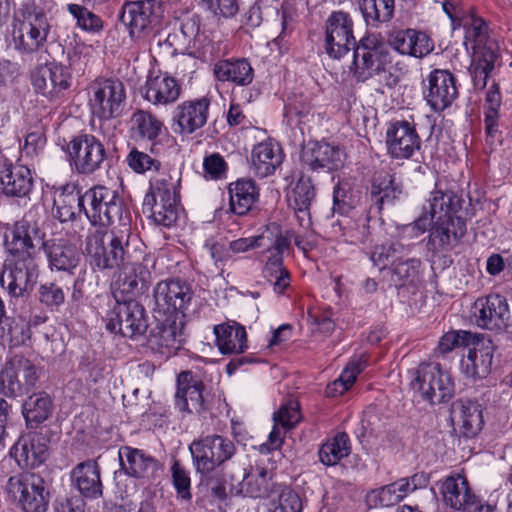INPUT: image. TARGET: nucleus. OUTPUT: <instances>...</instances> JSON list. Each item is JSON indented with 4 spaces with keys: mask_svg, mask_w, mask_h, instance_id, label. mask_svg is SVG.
<instances>
[{
    "mask_svg": "<svg viewBox=\"0 0 512 512\" xmlns=\"http://www.w3.org/2000/svg\"><path fill=\"white\" fill-rule=\"evenodd\" d=\"M461 199L451 190L436 188L423 205V216L404 227L403 233L418 237L431 226L427 248L434 255L452 250L466 232L465 221L458 215Z\"/></svg>",
    "mask_w": 512,
    "mask_h": 512,
    "instance_id": "obj_1",
    "label": "nucleus"
},
{
    "mask_svg": "<svg viewBox=\"0 0 512 512\" xmlns=\"http://www.w3.org/2000/svg\"><path fill=\"white\" fill-rule=\"evenodd\" d=\"M133 244H139V239L132 234L129 224L122 223L114 227L109 235L108 228L89 229L85 251L93 269H114L131 257L130 247Z\"/></svg>",
    "mask_w": 512,
    "mask_h": 512,
    "instance_id": "obj_2",
    "label": "nucleus"
},
{
    "mask_svg": "<svg viewBox=\"0 0 512 512\" xmlns=\"http://www.w3.org/2000/svg\"><path fill=\"white\" fill-rule=\"evenodd\" d=\"M50 24L44 11L35 4L22 5L11 22V41L20 53L32 54L47 42Z\"/></svg>",
    "mask_w": 512,
    "mask_h": 512,
    "instance_id": "obj_3",
    "label": "nucleus"
},
{
    "mask_svg": "<svg viewBox=\"0 0 512 512\" xmlns=\"http://www.w3.org/2000/svg\"><path fill=\"white\" fill-rule=\"evenodd\" d=\"M162 17L161 4L156 0H139L124 5L121 21L139 52L149 49L158 34Z\"/></svg>",
    "mask_w": 512,
    "mask_h": 512,
    "instance_id": "obj_4",
    "label": "nucleus"
},
{
    "mask_svg": "<svg viewBox=\"0 0 512 512\" xmlns=\"http://www.w3.org/2000/svg\"><path fill=\"white\" fill-rule=\"evenodd\" d=\"M126 98L125 85L119 79H96L88 87V105L92 115L99 120L120 117Z\"/></svg>",
    "mask_w": 512,
    "mask_h": 512,
    "instance_id": "obj_5",
    "label": "nucleus"
},
{
    "mask_svg": "<svg viewBox=\"0 0 512 512\" xmlns=\"http://www.w3.org/2000/svg\"><path fill=\"white\" fill-rule=\"evenodd\" d=\"M7 496L24 512H45L49 503L43 478L32 472L10 476L5 485Z\"/></svg>",
    "mask_w": 512,
    "mask_h": 512,
    "instance_id": "obj_6",
    "label": "nucleus"
},
{
    "mask_svg": "<svg viewBox=\"0 0 512 512\" xmlns=\"http://www.w3.org/2000/svg\"><path fill=\"white\" fill-rule=\"evenodd\" d=\"M411 388L430 404L449 401L455 392V384L449 371L439 363H423L415 372Z\"/></svg>",
    "mask_w": 512,
    "mask_h": 512,
    "instance_id": "obj_7",
    "label": "nucleus"
},
{
    "mask_svg": "<svg viewBox=\"0 0 512 512\" xmlns=\"http://www.w3.org/2000/svg\"><path fill=\"white\" fill-rule=\"evenodd\" d=\"M84 213L91 223L90 229L108 228L122 214L123 201L118 191L103 185L88 189L82 195Z\"/></svg>",
    "mask_w": 512,
    "mask_h": 512,
    "instance_id": "obj_8",
    "label": "nucleus"
},
{
    "mask_svg": "<svg viewBox=\"0 0 512 512\" xmlns=\"http://www.w3.org/2000/svg\"><path fill=\"white\" fill-rule=\"evenodd\" d=\"M189 450L196 471L202 475H208L233 457L236 446L227 437L207 435L194 440Z\"/></svg>",
    "mask_w": 512,
    "mask_h": 512,
    "instance_id": "obj_9",
    "label": "nucleus"
},
{
    "mask_svg": "<svg viewBox=\"0 0 512 512\" xmlns=\"http://www.w3.org/2000/svg\"><path fill=\"white\" fill-rule=\"evenodd\" d=\"M391 62L387 45L375 34L362 38L354 50L355 75L360 81L384 71Z\"/></svg>",
    "mask_w": 512,
    "mask_h": 512,
    "instance_id": "obj_10",
    "label": "nucleus"
},
{
    "mask_svg": "<svg viewBox=\"0 0 512 512\" xmlns=\"http://www.w3.org/2000/svg\"><path fill=\"white\" fill-rule=\"evenodd\" d=\"M143 206L151 211L157 224L173 226L179 216V206L176 185L172 179L157 180L151 187V193L146 194Z\"/></svg>",
    "mask_w": 512,
    "mask_h": 512,
    "instance_id": "obj_11",
    "label": "nucleus"
},
{
    "mask_svg": "<svg viewBox=\"0 0 512 512\" xmlns=\"http://www.w3.org/2000/svg\"><path fill=\"white\" fill-rule=\"evenodd\" d=\"M70 165L79 174L90 175L99 170L106 159L103 143L91 134H80L67 144Z\"/></svg>",
    "mask_w": 512,
    "mask_h": 512,
    "instance_id": "obj_12",
    "label": "nucleus"
},
{
    "mask_svg": "<svg viewBox=\"0 0 512 512\" xmlns=\"http://www.w3.org/2000/svg\"><path fill=\"white\" fill-rule=\"evenodd\" d=\"M105 322L107 330L129 338L144 334L148 326L145 310L135 300L117 301L107 313Z\"/></svg>",
    "mask_w": 512,
    "mask_h": 512,
    "instance_id": "obj_13",
    "label": "nucleus"
},
{
    "mask_svg": "<svg viewBox=\"0 0 512 512\" xmlns=\"http://www.w3.org/2000/svg\"><path fill=\"white\" fill-rule=\"evenodd\" d=\"M353 34V20L349 13L344 11L332 12L325 22V51L335 59L346 55L350 49L355 48Z\"/></svg>",
    "mask_w": 512,
    "mask_h": 512,
    "instance_id": "obj_14",
    "label": "nucleus"
},
{
    "mask_svg": "<svg viewBox=\"0 0 512 512\" xmlns=\"http://www.w3.org/2000/svg\"><path fill=\"white\" fill-rule=\"evenodd\" d=\"M471 316L475 324L492 331L504 330L510 320V310L506 298L492 294L478 298L472 308Z\"/></svg>",
    "mask_w": 512,
    "mask_h": 512,
    "instance_id": "obj_15",
    "label": "nucleus"
},
{
    "mask_svg": "<svg viewBox=\"0 0 512 512\" xmlns=\"http://www.w3.org/2000/svg\"><path fill=\"white\" fill-rule=\"evenodd\" d=\"M494 350L491 340L477 334L460 360V371L464 377L473 382L486 378L491 372Z\"/></svg>",
    "mask_w": 512,
    "mask_h": 512,
    "instance_id": "obj_16",
    "label": "nucleus"
},
{
    "mask_svg": "<svg viewBox=\"0 0 512 512\" xmlns=\"http://www.w3.org/2000/svg\"><path fill=\"white\" fill-rule=\"evenodd\" d=\"M4 244L11 255L32 257L34 250L43 246L44 233L36 223L23 219L7 229Z\"/></svg>",
    "mask_w": 512,
    "mask_h": 512,
    "instance_id": "obj_17",
    "label": "nucleus"
},
{
    "mask_svg": "<svg viewBox=\"0 0 512 512\" xmlns=\"http://www.w3.org/2000/svg\"><path fill=\"white\" fill-rule=\"evenodd\" d=\"M387 153L394 159H409L420 149L421 140L413 123L391 122L385 133Z\"/></svg>",
    "mask_w": 512,
    "mask_h": 512,
    "instance_id": "obj_18",
    "label": "nucleus"
},
{
    "mask_svg": "<svg viewBox=\"0 0 512 512\" xmlns=\"http://www.w3.org/2000/svg\"><path fill=\"white\" fill-rule=\"evenodd\" d=\"M71 83L70 69L58 63L46 64L32 74L34 90L50 100H55L63 95L70 88Z\"/></svg>",
    "mask_w": 512,
    "mask_h": 512,
    "instance_id": "obj_19",
    "label": "nucleus"
},
{
    "mask_svg": "<svg viewBox=\"0 0 512 512\" xmlns=\"http://www.w3.org/2000/svg\"><path fill=\"white\" fill-rule=\"evenodd\" d=\"M155 310L165 316L178 317L188 306L192 293L188 285L179 280L159 282L154 288Z\"/></svg>",
    "mask_w": 512,
    "mask_h": 512,
    "instance_id": "obj_20",
    "label": "nucleus"
},
{
    "mask_svg": "<svg viewBox=\"0 0 512 512\" xmlns=\"http://www.w3.org/2000/svg\"><path fill=\"white\" fill-rule=\"evenodd\" d=\"M437 487L444 505L454 512H469L473 508L476 496L463 474L451 473L438 481Z\"/></svg>",
    "mask_w": 512,
    "mask_h": 512,
    "instance_id": "obj_21",
    "label": "nucleus"
},
{
    "mask_svg": "<svg viewBox=\"0 0 512 512\" xmlns=\"http://www.w3.org/2000/svg\"><path fill=\"white\" fill-rule=\"evenodd\" d=\"M389 46L403 56L423 58L434 50V41L422 30L396 28L388 34Z\"/></svg>",
    "mask_w": 512,
    "mask_h": 512,
    "instance_id": "obj_22",
    "label": "nucleus"
},
{
    "mask_svg": "<svg viewBox=\"0 0 512 512\" xmlns=\"http://www.w3.org/2000/svg\"><path fill=\"white\" fill-rule=\"evenodd\" d=\"M37 278L38 266L34 258L22 257L2 272L0 282L11 296L20 297L33 288Z\"/></svg>",
    "mask_w": 512,
    "mask_h": 512,
    "instance_id": "obj_23",
    "label": "nucleus"
},
{
    "mask_svg": "<svg viewBox=\"0 0 512 512\" xmlns=\"http://www.w3.org/2000/svg\"><path fill=\"white\" fill-rule=\"evenodd\" d=\"M9 454L19 467L36 468L48 457V441L42 434L26 433L18 438Z\"/></svg>",
    "mask_w": 512,
    "mask_h": 512,
    "instance_id": "obj_24",
    "label": "nucleus"
},
{
    "mask_svg": "<svg viewBox=\"0 0 512 512\" xmlns=\"http://www.w3.org/2000/svg\"><path fill=\"white\" fill-rule=\"evenodd\" d=\"M462 26L465 31L464 45L472 56L498 55L497 42L490 37L486 22L474 13L462 18Z\"/></svg>",
    "mask_w": 512,
    "mask_h": 512,
    "instance_id": "obj_25",
    "label": "nucleus"
},
{
    "mask_svg": "<svg viewBox=\"0 0 512 512\" xmlns=\"http://www.w3.org/2000/svg\"><path fill=\"white\" fill-rule=\"evenodd\" d=\"M204 383L190 371L181 372L177 377L175 408L182 413L205 411L203 396Z\"/></svg>",
    "mask_w": 512,
    "mask_h": 512,
    "instance_id": "obj_26",
    "label": "nucleus"
},
{
    "mask_svg": "<svg viewBox=\"0 0 512 512\" xmlns=\"http://www.w3.org/2000/svg\"><path fill=\"white\" fill-rule=\"evenodd\" d=\"M457 96L456 79L452 73L439 69L430 73L425 98L434 111H443Z\"/></svg>",
    "mask_w": 512,
    "mask_h": 512,
    "instance_id": "obj_27",
    "label": "nucleus"
},
{
    "mask_svg": "<svg viewBox=\"0 0 512 512\" xmlns=\"http://www.w3.org/2000/svg\"><path fill=\"white\" fill-rule=\"evenodd\" d=\"M210 100L201 97L180 103L173 112V121L179 132L192 134L202 128L208 120Z\"/></svg>",
    "mask_w": 512,
    "mask_h": 512,
    "instance_id": "obj_28",
    "label": "nucleus"
},
{
    "mask_svg": "<svg viewBox=\"0 0 512 512\" xmlns=\"http://www.w3.org/2000/svg\"><path fill=\"white\" fill-rule=\"evenodd\" d=\"M301 160L313 171H333L343 165L344 152L337 145L330 143H309L302 151Z\"/></svg>",
    "mask_w": 512,
    "mask_h": 512,
    "instance_id": "obj_29",
    "label": "nucleus"
},
{
    "mask_svg": "<svg viewBox=\"0 0 512 512\" xmlns=\"http://www.w3.org/2000/svg\"><path fill=\"white\" fill-rule=\"evenodd\" d=\"M301 420L298 403L289 401L280 406L279 410L274 413V425L268 435L267 442L259 446L261 453H269L271 451L280 449L286 431L294 428Z\"/></svg>",
    "mask_w": 512,
    "mask_h": 512,
    "instance_id": "obj_30",
    "label": "nucleus"
},
{
    "mask_svg": "<svg viewBox=\"0 0 512 512\" xmlns=\"http://www.w3.org/2000/svg\"><path fill=\"white\" fill-rule=\"evenodd\" d=\"M33 186L32 172L26 165H8L0 170V189L6 196L27 197Z\"/></svg>",
    "mask_w": 512,
    "mask_h": 512,
    "instance_id": "obj_31",
    "label": "nucleus"
},
{
    "mask_svg": "<svg viewBox=\"0 0 512 512\" xmlns=\"http://www.w3.org/2000/svg\"><path fill=\"white\" fill-rule=\"evenodd\" d=\"M71 482L72 486L86 498L97 499L102 496L100 468L94 460L77 464L71 471Z\"/></svg>",
    "mask_w": 512,
    "mask_h": 512,
    "instance_id": "obj_32",
    "label": "nucleus"
},
{
    "mask_svg": "<svg viewBox=\"0 0 512 512\" xmlns=\"http://www.w3.org/2000/svg\"><path fill=\"white\" fill-rule=\"evenodd\" d=\"M181 87L176 79L167 73L148 77L145 83L144 97L156 106H166L178 100Z\"/></svg>",
    "mask_w": 512,
    "mask_h": 512,
    "instance_id": "obj_33",
    "label": "nucleus"
},
{
    "mask_svg": "<svg viewBox=\"0 0 512 512\" xmlns=\"http://www.w3.org/2000/svg\"><path fill=\"white\" fill-rule=\"evenodd\" d=\"M284 155L279 143L273 139L255 145L251 152V163L255 174L261 178L274 174Z\"/></svg>",
    "mask_w": 512,
    "mask_h": 512,
    "instance_id": "obj_34",
    "label": "nucleus"
},
{
    "mask_svg": "<svg viewBox=\"0 0 512 512\" xmlns=\"http://www.w3.org/2000/svg\"><path fill=\"white\" fill-rule=\"evenodd\" d=\"M48 260L49 268L52 271L67 272L74 274L80 262V254L74 245L66 241L51 240L43 244Z\"/></svg>",
    "mask_w": 512,
    "mask_h": 512,
    "instance_id": "obj_35",
    "label": "nucleus"
},
{
    "mask_svg": "<svg viewBox=\"0 0 512 512\" xmlns=\"http://www.w3.org/2000/svg\"><path fill=\"white\" fill-rule=\"evenodd\" d=\"M121 468L134 478L149 479L158 470L157 461L143 450L122 447L118 452Z\"/></svg>",
    "mask_w": 512,
    "mask_h": 512,
    "instance_id": "obj_36",
    "label": "nucleus"
},
{
    "mask_svg": "<svg viewBox=\"0 0 512 512\" xmlns=\"http://www.w3.org/2000/svg\"><path fill=\"white\" fill-rule=\"evenodd\" d=\"M213 332L216 346L223 355L240 354L248 348L246 330L236 321L215 325Z\"/></svg>",
    "mask_w": 512,
    "mask_h": 512,
    "instance_id": "obj_37",
    "label": "nucleus"
},
{
    "mask_svg": "<svg viewBox=\"0 0 512 512\" xmlns=\"http://www.w3.org/2000/svg\"><path fill=\"white\" fill-rule=\"evenodd\" d=\"M314 197L315 189L310 178L300 176L295 183H291L287 192V200L301 226L310 224L309 210Z\"/></svg>",
    "mask_w": 512,
    "mask_h": 512,
    "instance_id": "obj_38",
    "label": "nucleus"
},
{
    "mask_svg": "<svg viewBox=\"0 0 512 512\" xmlns=\"http://www.w3.org/2000/svg\"><path fill=\"white\" fill-rule=\"evenodd\" d=\"M256 240L255 248L264 249V260H272L279 257L283 259L284 253L289 250L290 237L287 231L283 230L277 223H271L266 226L261 234L254 236Z\"/></svg>",
    "mask_w": 512,
    "mask_h": 512,
    "instance_id": "obj_39",
    "label": "nucleus"
},
{
    "mask_svg": "<svg viewBox=\"0 0 512 512\" xmlns=\"http://www.w3.org/2000/svg\"><path fill=\"white\" fill-rule=\"evenodd\" d=\"M271 477L267 469L260 465L251 466L244 474L240 483L232 486L230 492L234 495H244L251 498L267 496L270 489Z\"/></svg>",
    "mask_w": 512,
    "mask_h": 512,
    "instance_id": "obj_40",
    "label": "nucleus"
},
{
    "mask_svg": "<svg viewBox=\"0 0 512 512\" xmlns=\"http://www.w3.org/2000/svg\"><path fill=\"white\" fill-rule=\"evenodd\" d=\"M77 209L84 211V202L75 184L68 183L56 191L52 210L55 218L60 222L72 220Z\"/></svg>",
    "mask_w": 512,
    "mask_h": 512,
    "instance_id": "obj_41",
    "label": "nucleus"
},
{
    "mask_svg": "<svg viewBox=\"0 0 512 512\" xmlns=\"http://www.w3.org/2000/svg\"><path fill=\"white\" fill-rule=\"evenodd\" d=\"M231 211L236 215L247 214L259 197L255 183L250 179H238L228 187Z\"/></svg>",
    "mask_w": 512,
    "mask_h": 512,
    "instance_id": "obj_42",
    "label": "nucleus"
},
{
    "mask_svg": "<svg viewBox=\"0 0 512 512\" xmlns=\"http://www.w3.org/2000/svg\"><path fill=\"white\" fill-rule=\"evenodd\" d=\"M215 77L222 82L228 81L239 86L249 85L254 71L246 59L221 60L214 65Z\"/></svg>",
    "mask_w": 512,
    "mask_h": 512,
    "instance_id": "obj_43",
    "label": "nucleus"
},
{
    "mask_svg": "<svg viewBox=\"0 0 512 512\" xmlns=\"http://www.w3.org/2000/svg\"><path fill=\"white\" fill-rule=\"evenodd\" d=\"M178 317L165 316L150 333L149 342L159 349H176L181 343L182 322L177 321Z\"/></svg>",
    "mask_w": 512,
    "mask_h": 512,
    "instance_id": "obj_44",
    "label": "nucleus"
},
{
    "mask_svg": "<svg viewBox=\"0 0 512 512\" xmlns=\"http://www.w3.org/2000/svg\"><path fill=\"white\" fill-rule=\"evenodd\" d=\"M131 122L140 137L152 142L151 152L157 153V138L165 129L163 122L155 115L144 110L134 112Z\"/></svg>",
    "mask_w": 512,
    "mask_h": 512,
    "instance_id": "obj_45",
    "label": "nucleus"
},
{
    "mask_svg": "<svg viewBox=\"0 0 512 512\" xmlns=\"http://www.w3.org/2000/svg\"><path fill=\"white\" fill-rule=\"evenodd\" d=\"M366 362L367 358L365 355H360L349 362L340 376L327 386L326 395L336 397L344 394L353 385L357 375L363 371Z\"/></svg>",
    "mask_w": 512,
    "mask_h": 512,
    "instance_id": "obj_46",
    "label": "nucleus"
},
{
    "mask_svg": "<svg viewBox=\"0 0 512 512\" xmlns=\"http://www.w3.org/2000/svg\"><path fill=\"white\" fill-rule=\"evenodd\" d=\"M181 50L193 57H200L204 47L205 38L200 35V27L195 17H188L181 23Z\"/></svg>",
    "mask_w": 512,
    "mask_h": 512,
    "instance_id": "obj_47",
    "label": "nucleus"
},
{
    "mask_svg": "<svg viewBox=\"0 0 512 512\" xmlns=\"http://www.w3.org/2000/svg\"><path fill=\"white\" fill-rule=\"evenodd\" d=\"M350 441L346 433H337L328 439L319 450L320 461L327 466H334L350 454Z\"/></svg>",
    "mask_w": 512,
    "mask_h": 512,
    "instance_id": "obj_48",
    "label": "nucleus"
},
{
    "mask_svg": "<svg viewBox=\"0 0 512 512\" xmlns=\"http://www.w3.org/2000/svg\"><path fill=\"white\" fill-rule=\"evenodd\" d=\"M406 485L407 483H402L398 479L391 484L374 489L367 496L368 503L375 507L394 506L407 496L405 490L408 486Z\"/></svg>",
    "mask_w": 512,
    "mask_h": 512,
    "instance_id": "obj_49",
    "label": "nucleus"
},
{
    "mask_svg": "<svg viewBox=\"0 0 512 512\" xmlns=\"http://www.w3.org/2000/svg\"><path fill=\"white\" fill-rule=\"evenodd\" d=\"M412 247L413 245L404 246L399 242L375 245L370 253V260L380 270L388 265L393 267L400 257L408 255Z\"/></svg>",
    "mask_w": 512,
    "mask_h": 512,
    "instance_id": "obj_50",
    "label": "nucleus"
},
{
    "mask_svg": "<svg viewBox=\"0 0 512 512\" xmlns=\"http://www.w3.org/2000/svg\"><path fill=\"white\" fill-rule=\"evenodd\" d=\"M360 9L368 25L389 21L394 12V0H361Z\"/></svg>",
    "mask_w": 512,
    "mask_h": 512,
    "instance_id": "obj_51",
    "label": "nucleus"
},
{
    "mask_svg": "<svg viewBox=\"0 0 512 512\" xmlns=\"http://www.w3.org/2000/svg\"><path fill=\"white\" fill-rule=\"evenodd\" d=\"M51 400L45 393H37L29 396L22 406V413L27 423H41L51 413Z\"/></svg>",
    "mask_w": 512,
    "mask_h": 512,
    "instance_id": "obj_52",
    "label": "nucleus"
},
{
    "mask_svg": "<svg viewBox=\"0 0 512 512\" xmlns=\"http://www.w3.org/2000/svg\"><path fill=\"white\" fill-rule=\"evenodd\" d=\"M263 275L272 285L273 291L277 295H282L290 287L291 276L289 271L283 265V259L274 257L272 260H266Z\"/></svg>",
    "mask_w": 512,
    "mask_h": 512,
    "instance_id": "obj_53",
    "label": "nucleus"
},
{
    "mask_svg": "<svg viewBox=\"0 0 512 512\" xmlns=\"http://www.w3.org/2000/svg\"><path fill=\"white\" fill-rule=\"evenodd\" d=\"M370 193L372 201L381 209L384 204L393 202L400 191L394 185V179L391 174L379 173L373 178Z\"/></svg>",
    "mask_w": 512,
    "mask_h": 512,
    "instance_id": "obj_54",
    "label": "nucleus"
},
{
    "mask_svg": "<svg viewBox=\"0 0 512 512\" xmlns=\"http://www.w3.org/2000/svg\"><path fill=\"white\" fill-rule=\"evenodd\" d=\"M460 422L463 434L466 437L477 435L484 425L481 405L472 401L461 403Z\"/></svg>",
    "mask_w": 512,
    "mask_h": 512,
    "instance_id": "obj_55",
    "label": "nucleus"
},
{
    "mask_svg": "<svg viewBox=\"0 0 512 512\" xmlns=\"http://www.w3.org/2000/svg\"><path fill=\"white\" fill-rule=\"evenodd\" d=\"M498 55H478L472 56L469 73L475 90H483L494 69V64Z\"/></svg>",
    "mask_w": 512,
    "mask_h": 512,
    "instance_id": "obj_56",
    "label": "nucleus"
},
{
    "mask_svg": "<svg viewBox=\"0 0 512 512\" xmlns=\"http://www.w3.org/2000/svg\"><path fill=\"white\" fill-rule=\"evenodd\" d=\"M46 125L40 121L31 126L24 138V143L20 145L22 157L34 159L38 157L46 146Z\"/></svg>",
    "mask_w": 512,
    "mask_h": 512,
    "instance_id": "obj_57",
    "label": "nucleus"
},
{
    "mask_svg": "<svg viewBox=\"0 0 512 512\" xmlns=\"http://www.w3.org/2000/svg\"><path fill=\"white\" fill-rule=\"evenodd\" d=\"M422 261L419 258L400 257L392 268L393 276L401 285H413L420 280Z\"/></svg>",
    "mask_w": 512,
    "mask_h": 512,
    "instance_id": "obj_58",
    "label": "nucleus"
},
{
    "mask_svg": "<svg viewBox=\"0 0 512 512\" xmlns=\"http://www.w3.org/2000/svg\"><path fill=\"white\" fill-rule=\"evenodd\" d=\"M67 10L81 30L92 34H98L103 30L101 18L86 7L79 4H68Z\"/></svg>",
    "mask_w": 512,
    "mask_h": 512,
    "instance_id": "obj_59",
    "label": "nucleus"
},
{
    "mask_svg": "<svg viewBox=\"0 0 512 512\" xmlns=\"http://www.w3.org/2000/svg\"><path fill=\"white\" fill-rule=\"evenodd\" d=\"M501 106V93L496 83H493L486 93L484 116L486 131L493 135L497 131L498 114Z\"/></svg>",
    "mask_w": 512,
    "mask_h": 512,
    "instance_id": "obj_60",
    "label": "nucleus"
},
{
    "mask_svg": "<svg viewBox=\"0 0 512 512\" xmlns=\"http://www.w3.org/2000/svg\"><path fill=\"white\" fill-rule=\"evenodd\" d=\"M122 268L124 273L123 284L127 286L124 290L127 292L134 291L137 288L139 281L145 282L150 275L146 266L142 263L132 261L131 257L124 261Z\"/></svg>",
    "mask_w": 512,
    "mask_h": 512,
    "instance_id": "obj_61",
    "label": "nucleus"
},
{
    "mask_svg": "<svg viewBox=\"0 0 512 512\" xmlns=\"http://www.w3.org/2000/svg\"><path fill=\"white\" fill-rule=\"evenodd\" d=\"M476 335L475 333L462 330L447 332L440 338L437 350L444 355L458 347L467 348Z\"/></svg>",
    "mask_w": 512,
    "mask_h": 512,
    "instance_id": "obj_62",
    "label": "nucleus"
},
{
    "mask_svg": "<svg viewBox=\"0 0 512 512\" xmlns=\"http://www.w3.org/2000/svg\"><path fill=\"white\" fill-rule=\"evenodd\" d=\"M12 359L14 368L22 380V390L33 388L38 381L39 371L35 364L22 356H14Z\"/></svg>",
    "mask_w": 512,
    "mask_h": 512,
    "instance_id": "obj_63",
    "label": "nucleus"
},
{
    "mask_svg": "<svg viewBox=\"0 0 512 512\" xmlns=\"http://www.w3.org/2000/svg\"><path fill=\"white\" fill-rule=\"evenodd\" d=\"M0 390L5 396L14 397L22 392V380L19 378L10 359L0 372Z\"/></svg>",
    "mask_w": 512,
    "mask_h": 512,
    "instance_id": "obj_64",
    "label": "nucleus"
}]
</instances>
